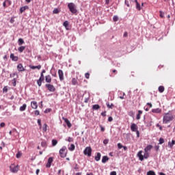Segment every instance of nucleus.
Masks as SVG:
<instances>
[{
  "instance_id": "nucleus-1",
  "label": "nucleus",
  "mask_w": 175,
  "mask_h": 175,
  "mask_svg": "<svg viewBox=\"0 0 175 175\" xmlns=\"http://www.w3.org/2000/svg\"><path fill=\"white\" fill-rule=\"evenodd\" d=\"M152 150V145H148L144 148V154L143 155V150H139L137 154V157H138L139 161H144V159H148L150 158V153H148V151H151Z\"/></svg>"
},
{
  "instance_id": "nucleus-2",
  "label": "nucleus",
  "mask_w": 175,
  "mask_h": 175,
  "mask_svg": "<svg viewBox=\"0 0 175 175\" xmlns=\"http://www.w3.org/2000/svg\"><path fill=\"white\" fill-rule=\"evenodd\" d=\"M173 118L172 113H167L163 116V124H168L170 121H173Z\"/></svg>"
},
{
  "instance_id": "nucleus-3",
  "label": "nucleus",
  "mask_w": 175,
  "mask_h": 175,
  "mask_svg": "<svg viewBox=\"0 0 175 175\" xmlns=\"http://www.w3.org/2000/svg\"><path fill=\"white\" fill-rule=\"evenodd\" d=\"M67 154L68 149H66V146H63L62 148H61L59 150V155L61 158H66Z\"/></svg>"
},
{
  "instance_id": "nucleus-4",
  "label": "nucleus",
  "mask_w": 175,
  "mask_h": 175,
  "mask_svg": "<svg viewBox=\"0 0 175 175\" xmlns=\"http://www.w3.org/2000/svg\"><path fill=\"white\" fill-rule=\"evenodd\" d=\"M68 8L71 13H73L74 14H75V13H77V10H76V5H75L73 3H69L68 4Z\"/></svg>"
},
{
  "instance_id": "nucleus-5",
  "label": "nucleus",
  "mask_w": 175,
  "mask_h": 175,
  "mask_svg": "<svg viewBox=\"0 0 175 175\" xmlns=\"http://www.w3.org/2000/svg\"><path fill=\"white\" fill-rule=\"evenodd\" d=\"M18 165H16L15 164H12L10 166V170L12 173H17V172H18Z\"/></svg>"
},
{
  "instance_id": "nucleus-6",
  "label": "nucleus",
  "mask_w": 175,
  "mask_h": 175,
  "mask_svg": "<svg viewBox=\"0 0 175 175\" xmlns=\"http://www.w3.org/2000/svg\"><path fill=\"white\" fill-rule=\"evenodd\" d=\"M84 155H88V157H91L92 155V149L91 147H86L83 151Z\"/></svg>"
},
{
  "instance_id": "nucleus-7",
  "label": "nucleus",
  "mask_w": 175,
  "mask_h": 175,
  "mask_svg": "<svg viewBox=\"0 0 175 175\" xmlns=\"http://www.w3.org/2000/svg\"><path fill=\"white\" fill-rule=\"evenodd\" d=\"M45 87L49 90V92H55V87L52 84H46Z\"/></svg>"
},
{
  "instance_id": "nucleus-8",
  "label": "nucleus",
  "mask_w": 175,
  "mask_h": 175,
  "mask_svg": "<svg viewBox=\"0 0 175 175\" xmlns=\"http://www.w3.org/2000/svg\"><path fill=\"white\" fill-rule=\"evenodd\" d=\"M42 81H44V75L43 73L40 74L39 79L37 81V84L39 87L42 86Z\"/></svg>"
},
{
  "instance_id": "nucleus-9",
  "label": "nucleus",
  "mask_w": 175,
  "mask_h": 175,
  "mask_svg": "<svg viewBox=\"0 0 175 175\" xmlns=\"http://www.w3.org/2000/svg\"><path fill=\"white\" fill-rule=\"evenodd\" d=\"M53 161H54V159L53 157H49L48 159V162L46 165V167H48V168L51 167V164L53 163Z\"/></svg>"
},
{
  "instance_id": "nucleus-10",
  "label": "nucleus",
  "mask_w": 175,
  "mask_h": 175,
  "mask_svg": "<svg viewBox=\"0 0 175 175\" xmlns=\"http://www.w3.org/2000/svg\"><path fill=\"white\" fill-rule=\"evenodd\" d=\"M58 75H59V79L60 81H64V71H62V70H59Z\"/></svg>"
},
{
  "instance_id": "nucleus-11",
  "label": "nucleus",
  "mask_w": 175,
  "mask_h": 175,
  "mask_svg": "<svg viewBox=\"0 0 175 175\" xmlns=\"http://www.w3.org/2000/svg\"><path fill=\"white\" fill-rule=\"evenodd\" d=\"M131 129L132 132H137V129H139V127L136 124L133 123L131 126Z\"/></svg>"
},
{
  "instance_id": "nucleus-12",
  "label": "nucleus",
  "mask_w": 175,
  "mask_h": 175,
  "mask_svg": "<svg viewBox=\"0 0 175 175\" xmlns=\"http://www.w3.org/2000/svg\"><path fill=\"white\" fill-rule=\"evenodd\" d=\"M62 120L65 122L68 128H72V123H70V121L66 118H62Z\"/></svg>"
},
{
  "instance_id": "nucleus-13",
  "label": "nucleus",
  "mask_w": 175,
  "mask_h": 175,
  "mask_svg": "<svg viewBox=\"0 0 175 175\" xmlns=\"http://www.w3.org/2000/svg\"><path fill=\"white\" fill-rule=\"evenodd\" d=\"M17 69L18 72H24L25 70V68H24V66L21 64H18Z\"/></svg>"
},
{
  "instance_id": "nucleus-14",
  "label": "nucleus",
  "mask_w": 175,
  "mask_h": 175,
  "mask_svg": "<svg viewBox=\"0 0 175 175\" xmlns=\"http://www.w3.org/2000/svg\"><path fill=\"white\" fill-rule=\"evenodd\" d=\"M10 58L12 61H14L15 62H17V61H18V57L14 56V53L10 54Z\"/></svg>"
},
{
  "instance_id": "nucleus-15",
  "label": "nucleus",
  "mask_w": 175,
  "mask_h": 175,
  "mask_svg": "<svg viewBox=\"0 0 175 175\" xmlns=\"http://www.w3.org/2000/svg\"><path fill=\"white\" fill-rule=\"evenodd\" d=\"M31 106L33 109H38V103L36 101H31Z\"/></svg>"
},
{
  "instance_id": "nucleus-16",
  "label": "nucleus",
  "mask_w": 175,
  "mask_h": 175,
  "mask_svg": "<svg viewBox=\"0 0 175 175\" xmlns=\"http://www.w3.org/2000/svg\"><path fill=\"white\" fill-rule=\"evenodd\" d=\"M45 81L46 83H51V76L50 75H48L45 77Z\"/></svg>"
},
{
  "instance_id": "nucleus-17",
  "label": "nucleus",
  "mask_w": 175,
  "mask_h": 175,
  "mask_svg": "<svg viewBox=\"0 0 175 175\" xmlns=\"http://www.w3.org/2000/svg\"><path fill=\"white\" fill-rule=\"evenodd\" d=\"M27 9H29V7H28V5L23 6V7L21 8L20 12L24 13V11L27 10Z\"/></svg>"
},
{
  "instance_id": "nucleus-18",
  "label": "nucleus",
  "mask_w": 175,
  "mask_h": 175,
  "mask_svg": "<svg viewBox=\"0 0 175 175\" xmlns=\"http://www.w3.org/2000/svg\"><path fill=\"white\" fill-rule=\"evenodd\" d=\"M109 157L107 156H104L103 157V159H102V163H106L107 162V161H109Z\"/></svg>"
},
{
  "instance_id": "nucleus-19",
  "label": "nucleus",
  "mask_w": 175,
  "mask_h": 175,
  "mask_svg": "<svg viewBox=\"0 0 175 175\" xmlns=\"http://www.w3.org/2000/svg\"><path fill=\"white\" fill-rule=\"evenodd\" d=\"M100 157H102V154H100V152H98V153H97V155H96V156L95 157V158H94L95 161H96L97 162H98V161H100Z\"/></svg>"
},
{
  "instance_id": "nucleus-20",
  "label": "nucleus",
  "mask_w": 175,
  "mask_h": 175,
  "mask_svg": "<svg viewBox=\"0 0 175 175\" xmlns=\"http://www.w3.org/2000/svg\"><path fill=\"white\" fill-rule=\"evenodd\" d=\"M175 144V141L174 139H172V142H168V146L170 148H173V146Z\"/></svg>"
},
{
  "instance_id": "nucleus-21",
  "label": "nucleus",
  "mask_w": 175,
  "mask_h": 175,
  "mask_svg": "<svg viewBox=\"0 0 175 175\" xmlns=\"http://www.w3.org/2000/svg\"><path fill=\"white\" fill-rule=\"evenodd\" d=\"M30 68L31 69H41L42 68V66L41 65H38V66H30Z\"/></svg>"
},
{
  "instance_id": "nucleus-22",
  "label": "nucleus",
  "mask_w": 175,
  "mask_h": 175,
  "mask_svg": "<svg viewBox=\"0 0 175 175\" xmlns=\"http://www.w3.org/2000/svg\"><path fill=\"white\" fill-rule=\"evenodd\" d=\"M161 110L159 108L152 109V113H161Z\"/></svg>"
},
{
  "instance_id": "nucleus-23",
  "label": "nucleus",
  "mask_w": 175,
  "mask_h": 175,
  "mask_svg": "<svg viewBox=\"0 0 175 175\" xmlns=\"http://www.w3.org/2000/svg\"><path fill=\"white\" fill-rule=\"evenodd\" d=\"M25 109H27V104H23V106L20 107V111H25Z\"/></svg>"
},
{
  "instance_id": "nucleus-24",
  "label": "nucleus",
  "mask_w": 175,
  "mask_h": 175,
  "mask_svg": "<svg viewBox=\"0 0 175 175\" xmlns=\"http://www.w3.org/2000/svg\"><path fill=\"white\" fill-rule=\"evenodd\" d=\"M142 114H143V111L139 110L138 114L137 115V120H140Z\"/></svg>"
},
{
  "instance_id": "nucleus-25",
  "label": "nucleus",
  "mask_w": 175,
  "mask_h": 175,
  "mask_svg": "<svg viewBox=\"0 0 175 175\" xmlns=\"http://www.w3.org/2000/svg\"><path fill=\"white\" fill-rule=\"evenodd\" d=\"M99 109H100V106H99V105H94L92 106L93 110H99Z\"/></svg>"
},
{
  "instance_id": "nucleus-26",
  "label": "nucleus",
  "mask_w": 175,
  "mask_h": 175,
  "mask_svg": "<svg viewBox=\"0 0 175 175\" xmlns=\"http://www.w3.org/2000/svg\"><path fill=\"white\" fill-rule=\"evenodd\" d=\"M24 50H25V46H21L18 49V51H19V53H23Z\"/></svg>"
},
{
  "instance_id": "nucleus-27",
  "label": "nucleus",
  "mask_w": 175,
  "mask_h": 175,
  "mask_svg": "<svg viewBox=\"0 0 175 175\" xmlns=\"http://www.w3.org/2000/svg\"><path fill=\"white\" fill-rule=\"evenodd\" d=\"M107 107H108V109H113V107H114V104H110V103H107Z\"/></svg>"
},
{
  "instance_id": "nucleus-28",
  "label": "nucleus",
  "mask_w": 175,
  "mask_h": 175,
  "mask_svg": "<svg viewBox=\"0 0 175 175\" xmlns=\"http://www.w3.org/2000/svg\"><path fill=\"white\" fill-rule=\"evenodd\" d=\"M18 46H21V44H24V40L23 38H19L18 40Z\"/></svg>"
},
{
  "instance_id": "nucleus-29",
  "label": "nucleus",
  "mask_w": 175,
  "mask_h": 175,
  "mask_svg": "<svg viewBox=\"0 0 175 175\" xmlns=\"http://www.w3.org/2000/svg\"><path fill=\"white\" fill-rule=\"evenodd\" d=\"M75 148H76L75 144H71L70 146L68 148V150L70 151H75Z\"/></svg>"
},
{
  "instance_id": "nucleus-30",
  "label": "nucleus",
  "mask_w": 175,
  "mask_h": 175,
  "mask_svg": "<svg viewBox=\"0 0 175 175\" xmlns=\"http://www.w3.org/2000/svg\"><path fill=\"white\" fill-rule=\"evenodd\" d=\"M72 85H76V84H77V79L76 78H72Z\"/></svg>"
},
{
  "instance_id": "nucleus-31",
  "label": "nucleus",
  "mask_w": 175,
  "mask_h": 175,
  "mask_svg": "<svg viewBox=\"0 0 175 175\" xmlns=\"http://www.w3.org/2000/svg\"><path fill=\"white\" fill-rule=\"evenodd\" d=\"M47 124H44V125H43V127H42V131H44V132H47Z\"/></svg>"
},
{
  "instance_id": "nucleus-32",
  "label": "nucleus",
  "mask_w": 175,
  "mask_h": 175,
  "mask_svg": "<svg viewBox=\"0 0 175 175\" xmlns=\"http://www.w3.org/2000/svg\"><path fill=\"white\" fill-rule=\"evenodd\" d=\"M147 175H157V174H155V172L152 170H150L147 172Z\"/></svg>"
},
{
  "instance_id": "nucleus-33",
  "label": "nucleus",
  "mask_w": 175,
  "mask_h": 175,
  "mask_svg": "<svg viewBox=\"0 0 175 175\" xmlns=\"http://www.w3.org/2000/svg\"><path fill=\"white\" fill-rule=\"evenodd\" d=\"M159 92H161V93L163 92V91H165V87H163V86H159Z\"/></svg>"
},
{
  "instance_id": "nucleus-34",
  "label": "nucleus",
  "mask_w": 175,
  "mask_h": 175,
  "mask_svg": "<svg viewBox=\"0 0 175 175\" xmlns=\"http://www.w3.org/2000/svg\"><path fill=\"white\" fill-rule=\"evenodd\" d=\"M56 144H58V141L57 139H52V146L54 147Z\"/></svg>"
},
{
  "instance_id": "nucleus-35",
  "label": "nucleus",
  "mask_w": 175,
  "mask_h": 175,
  "mask_svg": "<svg viewBox=\"0 0 175 175\" xmlns=\"http://www.w3.org/2000/svg\"><path fill=\"white\" fill-rule=\"evenodd\" d=\"M135 2H136V8L137 10H141L142 8H140V4L136 0H135Z\"/></svg>"
},
{
  "instance_id": "nucleus-36",
  "label": "nucleus",
  "mask_w": 175,
  "mask_h": 175,
  "mask_svg": "<svg viewBox=\"0 0 175 175\" xmlns=\"http://www.w3.org/2000/svg\"><path fill=\"white\" fill-rule=\"evenodd\" d=\"M63 25L64 27H65V28H68V25H69V22H68V21H64Z\"/></svg>"
},
{
  "instance_id": "nucleus-37",
  "label": "nucleus",
  "mask_w": 175,
  "mask_h": 175,
  "mask_svg": "<svg viewBox=\"0 0 175 175\" xmlns=\"http://www.w3.org/2000/svg\"><path fill=\"white\" fill-rule=\"evenodd\" d=\"M159 144H163V143H165V139L162 137H161L159 140Z\"/></svg>"
},
{
  "instance_id": "nucleus-38",
  "label": "nucleus",
  "mask_w": 175,
  "mask_h": 175,
  "mask_svg": "<svg viewBox=\"0 0 175 175\" xmlns=\"http://www.w3.org/2000/svg\"><path fill=\"white\" fill-rule=\"evenodd\" d=\"M58 13H59V10H58V8H55L53 10V14H58Z\"/></svg>"
},
{
  "instance_id": "nucleus-39",
  "label": "nucleus",
  "mask_w": 175,
  "mask_h": 175,
  "mask_svg": "<svg viewBox=\"0 0 175 175\" xmlns=\"http://www.w3.org/2000/svg\"><path fill=\"white\" fill-rule=\"evenodd\" d=\"M120 94H122V96H119L120 99H125V93L120 92Z\"/></svg>"
},
{
  "instance_id": "nucleus-40",
  "label": "nucleus",
  "mask_w": 175,
  "mask_h": 175,
  "mask_svg": "<svg viewBox=\"0 0 175 175\" xmlns=\"http://www.w3.org/2000/svg\"><path fill=\"white\" fill-rule=\"evenodd\" d=\"M160 17L161 18H163V17H165V13L162 11H160Z\"/></svg>"
},
{
  "instance_id": "nucleus-41",
  "label": "nucleus",
  "mask_w": 175,
  "mask_h": 175,
  "mask_svg": "<svg viewBox=\"0 0 175 175\" xmlns=\"http://www.w3.org/2000/svg\"><path fill=\"white\" fill-rule=\"evenodd\" d=\"M113 21H115V23L117 22V21H118V16H114L113 17Z\"/></svg>"
},
{
  "instance_id": "nucleus-42",
  "label": "nucleus",
  "mask_w": 175,
  "mask_h": 175,
  "mask_svg": "<svg viewBox=\"0 0 175 175\" xmlns=\"http://www.w3.org/2000/svg\"><path fill=\"white\" fill-rule=\"evenodd\" d=\"M41 146L42 147H46L47 146V144L46 143V142H42Z\"/></svg>"
},
{
  "instance_id": "nucleus-43",
  "label": "nucleus",
  "mask_w": 175,
  "mask_h": 175,
  "mask_svg": "<svg viewBox=\"0 0 175 175\" xmlns=\"http://www.w3.org/2000/svg\"><path fill=\"white\" fill-rule=\"evenodd\" d=\"M5 2L8 6H10V5H12V1L10 0H5Z\"/></svg>"
},
{
  "instance_id": "nucleus-44",
  "label": "nucleus",
  "mask_w": 175,
  "mask_h": 175,
  "mask_svg": "<svg viewBox=\"0 0 175 175\" xmlns=\"http://www.w3.org/2000/svg\"><path fill=\"white\" fill-rule=\"evenodd\" d=\"M21 155H22V154L20 152H18L17 154H16V158H21Z\"/></svg>"
},
{
  "instance_id": "nucleus-45",
  "label": "nucleus",
  "mask_w": 175,
  "mask_h": 175,
  "mask_svg": "<svg viewBox=\"0 0 175 175\" xmlns=\"http://www.w3.org/2000/svg\"><path fill=\"white\" fill-rule=\"evenodd\" d=\"M123 147H124V146H122V144H121V143H118V148L121 149V148H122Z\"/></svg>"
},
{
  "instance_id": "nucleus-46",
  "label": "nucleus",
  "mask_w": 175,
  "mask_h": 175,
  "mask_svg": "<svg viewBox=\"0 0 175 175\" xmlns=\"http://www.w3.org/2000/svg\"><path fill=\"white\" fill-rule=\"evenodd\" d=\"M85 79H90V73L86 72V73L85 74Z\"/></svg>"
},
{
  "instance_id": "nucleus-47",
  "label": "nucleus",
  "mask_w": 175,
  "mask_h": 175,
  "mask_svg": "<svg viewBox=\"0 0 175 175\" xmlns=\"http://www.w3.org/2000/svg\"><path fill=\"white\" fill-rule=\"evenodd\" d=\"M154 150H155V151H157V152L159 151V146H154Z\"/></svg>"
},
{
  "instance_id": "nucleus-48",
  "label": "nucleus",
  "mask_w": 175,
  "mask_h": 175,
  "mask_svg": "<svg viewBox=\"0 0 175 175\" xmlns=\"http://www.w3.org/2000/svg\"><path fill=\"white\" fill-rule=\"evenodd\" d=\"M38 124L39 126H42V120H40V119L38 120Z\"/></svg>"
},
{
  "instance_id": "nucleus-49",
  "label": "nucleus",
  "mask_w": 175,
  "mask_h": 175,
  "mask_svg": "<svg viewBox=\"0 0 175 175\" xmlns=\"http://www.w3.org/2000/svg\"><path fill=\"white\" fill-rule=\"evenodd\" d=\"M34 114L36 116H39V114H40V112H39V110H36L35 112H34Z\"/></svg>"
},
{
  "instance_id": "nucleus-50",
  "label": "nucleus",
  "mask_w": 175,
  "mask_h": 175,
  "mask_svg": "<svg viewBox=\"0 0 175 175\" xmlns=\"http://www.w3.org/2000/svg\"><path fill=\"white\" fill-rule=\"evenodd\" d=\"M68 142H69V143L73 142V138L69 137L68 138Z\"/></svg>"
},
{
  "instance_id": "nucleus-51",
  "label": "nucleus",
  "mask_w": 175,
  "mask_h": 175,
  "mask_svg": "<svg viewBox=\"0 0 175 175\" xmlns=\"http://www.w3.org/2000/svg\"><path fill=\"white\" fill-rule=\"evenodd\" d=\"M3 92H8V87L5 86L3 89Z\"/></svg>"
},
{
  "instance_id": "nucleus-52",
  "label": "nucleus",
  "mask_w": 175,
  "mask_h": 175,
  "mask_svg": "<svg viewBox=\"0 0 175 175\" xmlns=\"http://www.w3.org/2000/svg\"><path fill=\"white\" fill-rule=\"evenodd\" d=\"M136 132L137 137H140V132L138 131V130Z\"/></svg>"
},
{
  "instance_id": "nucleus-53",
  "label": "nucleus",
  "mask_w": 175,
  "mask_h": 175,
  "mask_svg": "<svg viewBox=\"0 0 175 175\" xmlns=\"http://www.w3.org/2000/svg\"><path fill=\"white\" fill-rule=\"evenodd\" d=\"M108 121H109V122H111V121H113V117L109 116V117L108 118Z\"/></svg>"
},
{
  "instance_id": "nucleus-54",
  "label": "nucleus",
  "mask_w": 175,
  "mask_h": 175,
  "mask_svg": "<svg viewBox=\"0 0 175 175\" xmlns=\"http://www.w3.org/2000/svg\"><path fill=\"white\" fill-rule=\"evenodd\" d=\"M110 175H117V172L116 171H113L110 173Z\"/></svg>"
},
{
  "instance_id": "nucleus-55",
  "label": "nucleus",
  "mask_w": 175,
  "mask_h": 175,
  "mask_svg": "<svg viewBox=\"0 0 175 175\" xmlns=\"http://www.w3.org/2000/svg\"><path fill=\"white\" fill-rule=\"evenodd\" d=\"M109 143V139H104L103 144H107Z\"/></svg>"
},
{
  "instance_id": "nucleus-56",
  "label": "nucleus",
  "mask_w": 175,
  "mask_h": 175,
  "mask_svg": "<svg viewBox=\"0 0 175 175\" xmlns=\"http://www.w3.org/2000/svg\"><path fill=\"white\" fill-rule=\"evenodd\" d=\"M0 126H1V128H4V126H5V122H1V123L0 124Z\"/></svg>"
},
{
  "instance_id": "nucleus-57",
  "label": "nucleus",
  "mask_w": 175,
  "mask_h": 175,
  "mask_svg": "<svg viewBox=\"0 0 175 175\" xmlns=\"http://www.w3.org/2000/svg\"><path fill=\"white\" fill-rule=\"evenodd\" d=\"M101 116H103V117H106V111L102 112Z\"/></svg>"
},
{
  "instance_id": "nucleus-58",
  "label": "nucleus",
  "mask_w": 175,
  "mask_h": 175,
  "mask_svg": "<svg viewBox=\"0 0 175 175\" xmlns=\"http://www.w3.org/2000/svg\"><path fill=\"white\" fill-rule=\"evenodd\" d=\"M100 126V131H101V132H105V129H104V127L102 126Z\"/></svg>"
},
{
  "instance_id": "nucleus-59",
  "label": "nucleus",
  "mask_w": 175,
  "mask_h": 175,
  "mask_svg": "<svg viewBox=\"0 0 175 175\" xmlns=\"http://www.w3.org/2000/svg\"><path fill=\"white\" fill-rule=\"evenodd\" d=\"M147 105L150 107H152V104H151V103H148Z\"/></svg>"
},
{
  "instance_id": "nucleus-60",
  "label": "nucleus",
  "mask_w": 175,
  "mask_h": 175,
  "mask_svg": "<svg viewBox=\"0 0 175 175\" xmlns=\"http://www.w3.org/2000/svg\"><path fill=\"white\" fill-rule=\"evenodd\" d=\"M123 36H124V38H126V36H128V32H124Z\"/></svg>"
},
{
  "instance_id": "nucleus-61",
  "label": "nucleus",
  "mask_w": 175,
  "mask_h": 175,
  "mask_svg": "<svg viewBox=\"0 0 175 175\" xmlns=\"http://www.w3.org/2000/svg\"><path fill=\"white\" fill-rule=\"evenodd\" d=\"M105 3L106 5H109V3H110V0H106Z\"/></svg>"
},
{
  "instance_id": "nucleus-62",
  "label": "nucleus",
  "mask_w": 175,
  "mask_h": 175,
  "mask_svg": "<svg viewBox=\"0 0 175 175\" xmlns=\"http://www.w3.org/2000/svg\"><path fill=\"white\" fill-rule=\"evenodd\" d=\"M6 1L3 3V8H6Z\"/></svg>"
},
{
  "instance_id": "nucleus-63",
  "label": "nucleus",
  "mask_w": 175,
  "mask_h": 175,
  "mask_svg": "<svg viewBox=\"0 0 175 175\" xmlns=\"http://www.w3.org/2000/svg\"><path fill=\"white\" fill-rule=\"evenodd\" d=\"M88 98H85V100H84V103H88Z\"/></svg>"
},
{
  "instance_id": "nucleus-64",
  "label": "nucleus",
  "mask_w": 175,
  "mask_h": 175,
  "mask_svg": "<svg viewBox=\"0 0 175 175\" xmlns=\"http://www.w3.org/2000/svg\"><path fill=\"white\" fill-rule=\"evenodd\" d=\"M86 175H94V174H92V172H90V173H87Z\"/></svg>"
}]
</instances>
